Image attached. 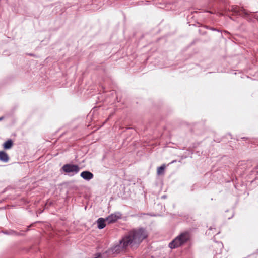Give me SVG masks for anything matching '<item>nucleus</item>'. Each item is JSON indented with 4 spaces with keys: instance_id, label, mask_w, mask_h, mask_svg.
Masks as SVG:
<instances>
[{
    "instance_id": "obj_6",
    "label": "nucleus",
    "mask_w": 258,
    "mask_h": 258,
    "mask_svg": "<svg viewBox=\"0 0 258 258\" xmlns=\"http://www.w3.org/2000/svg\"><path fill=\"white\" fill-rule=\"evenodd\" d=\"M80 176L82 178L87 181L92 179L94 176L93 174L88 171H83L81 173Z\"/></svg>"
},
{
    "instance_id": "obj_5",
    "label": "nucleus",
    "mask_w": 258,
    "mask_h": 258,
    "mask_svg": "<svg viewBox=\"0 0 258 258\" xmlns=\"http://www.w3.org/2000/svg\"><path fill=\"white\" fill-rule=\"evenodd\" d=\"M231 10L233 12L239 15L243 14L245 16L248 15V12L245 9H244L243 8L239 7L237 6H232L231 7Z\"/></svg>"
},
{
    "instance_id": "obj_7",
    "label": "nucleus",
    "mask_w": 258,
    "mask_h": 258,
    "mask_svg": "<svg viewBox=\"0 0 258 258\" xmlns=\"http://www.w3.org/2000/svg\"><path fill=\"white\" fill-rule=\"evenodd\" d=\"M9 160V157L8 155L3 151H0V161L7 163Z\"/></svg>"
},
{
    "instance_id": "obj_10",
    "label": "nucleus",
    "mask_w": 258,
    "mask_h": 258,
    "mask_svg": "<svg viewBox=\"0 0 258 258\" xmlns=\"http://www.w3.org/2000/svg\"><path fill=\"white\" fill-rule=\"evenodd\" d=\"M165 166L164 165H162L161 166L158 168L157 169V174L158 175H161L164 173V171L165 169Z\"/></svg>"
},
{
    "instance_id": "obj_1",
    "label": "nucleus",
    "mask_w": 258,
    "mask_h": 258,
    "mask_svg": "<svg viewBox=\"0 0 258 258\" xmlns=\"http://www.w3.org/2000/svg\"><path fill=\"white\" fill-rule=\"evenodd\" d=\"M147 236V232L144 228L131 230L122 237L118 244L112 248V251L113 253H119L128 246L139 244Z\"/></svg>"
},
{
    "instance_id": "obj_3",
    "label": "nucleus",
    "mask_w": 258,
    "mask_h": 258,
    "mask_svg": "<svg viewBox=\"0 0 258 258\" xmlns=\"http://www.w3.org/2000/svg\"><path fill=\"white\" fill-rule=\"evenodd\" d=\"M62 169L68 175L72 176L79 172L80 168L77 165L67 164L62 166Z\"/></svg>"
},
{
    "instance_id": "obj_2",
    "label": "nucleus",
    "mask_w": 258,
    "mask_h": 258,
    "mask_svg": "<svg viewBox=\"0 0 258 258\" xmlns=\"http://www.w3.org/2000/svg\"><path fill=\"white\" fill-rule=\"evenodd\" d=\"M189 239V234L188 232L182 233L169 244V246L171 249H174L183 244Z\"/></svg>"
},
{
    "instance_id": "obj_11",
    "label": "nucleus",
    "mask_w": 258,
    "mask_h": 258,
    "mask_svg": "<svg viewBox=\"0 0 258 258\" xmlns=\"http://www.w3.org/2000/svg\"><path fill=\"white\" fill-rule=\"evenodd\" d=\"M3 119V117H0V121Z\"/></svg>"
},
{
    "instance_id": "obj_4",
    "label": "nucleus",
    "mask_w": 258,
    "mask_h": 258,
    "mask_svg": "<svg viewBox=\"0 0 258 258\" xmlns=\"http://www.w3.org/2000/svg\"><path fill=\"white\" fill-rule=\"evenodd\" d=\"M121 214L120 213L112 214L106 218V221L108 223H112L120 219Z\"/></svg>"
},
{
    "instance_id": "obj_8",
    "label": "nucleus",
    "mask_w": 258,
    "mask_h": 258,
    "mask_svg": "<svg viewBox=\"0 0 258 258\" xmlns=\"http://www.w3.org/2000/svg\"><path fill=\"white\" fill-rule=\"evenodd\" d=\"M105 221H106V219H104L103 218H100L97 220V227L99 229H102L105 227Z\"/></svg>"
},
{
    "instance_id": "obj_9",
    "label": "nucleus",
    "mask_w": 258,
    "mask_h": 258,
    "mask_svg": "<svg viewBox=\"0 0 258 258\" xmlns=\"http://www.w3.org/2000/svg\"><path fill=\"white\" fill-rule=\"evenodd\" d=\"M13 146V142L11 140H9L7 141L4 144V148L6 149H10Z\"/></svg>"
}]
</instances>
